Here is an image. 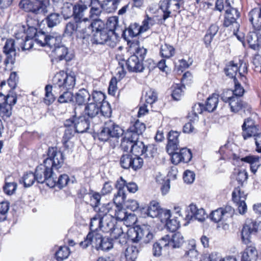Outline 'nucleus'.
Returning <instances> with one entry per match:
<instances>
[{
	"label": "nucleus",
	"instance_id": "f257e3e1",
	"mask_svg": "<svg viewBox=\"0 0 261 261\" xmlns=\"http://www.w3.org/2000/svg\"><path fill=\"white\" fill-rule=\"evenodd\" d=\"M64 156L57 147H49L47 158L43 163L37 167L35 175L38 183H45L50 188L55 187V174L53 169H59L63 165Z\"/></svg>",
	"mask_w": 261,
	"mask_h": 261
},
{
	"label": "nucleus",
	"instance_id": "f03ea898",
	"mask_svg": "<svg viewBox=\"0 0 261 261\" xmlns=\"http://www.w3.org/2000/svg\"><path fill=\"white\" fill-rule=\"evenodd\" d=\"M124 133L123 129L113 121L109 119L105 121L102 129L98 134L99 140L110 141L114 147L118 143V139Z\"/></svg>",
	"mask_w": 261,
	"mask_h": 261
},
{
	"label": "nucleus",
	"instance_id": "7ed1b4c3",
	"mask_svg": "<svg viewBox=\"0 0 261 261\" xmlns=\"http://www.w3.org/2000/svg\"><path fill=\"white\" fill-rule=\"evenodd\" d=\"M53 84L54 91L72 89L75 85V76L74 74L60 71L54 76Z\"/></svg>",
	"mask_w": 261,
	"mask_h": 261
},
{
	"label": "nucleus",
	"instance_id": "20e7f679",
	"mask_svg": "<svg viewBox=\"0 0 261 261\" xmlns=\"http://www.w3.org/2000/svg\"><path fill=\"white\" fill-rule=\"evenodd\" d=\"M111 238H104L100 248L102 250H108L114 245L122 246L127 243L126 235L121 227H116L111 232Z\"/></svg>",
	"mask_w": 261,
	"mask_h": 261
},
{
	"label": "nucleus",
	"instance_id": "39448f33",
	"mask_svg": "<svg viewBox=\"0 0 261 261\" xmlns=\"http://www.w3.org/2000/svg\"><path fill=\"white\" fill-rule=\"evenodd\" d=\"M106 25L111 34L105 44L113 48L116 46L118 38L122 32V25L120 24L119 18L117 16L109 17Z\"/></svg>",
	"mask_w": 261,
	"mask_h": 261
},
{
	"label": "nucleus",
	"instance_id": "423d86ee",
	"mask_svg": "<svg viewBox=\"0 0 261 261\" xmlns=\"http://www.w3.org/2000/svg\"><path fill=\"white\" fill-rule=\"evenodd\" d=\"M17 102L16 94H9L5 96L0 93V117L4 120L12 115V107Z\"/></svg>",
	"mask_w": 261,
	"mask_h": 261
},
{
	"label": "nucleus",
	"instance_id": "0eeeda50",
	"mask_svg": "<svg viewBox=\"0 0 261 261\" xmlns=\"http://www.w3.org/2000/svg\"><path fill=\"white\" fill-rule=\"evenodd\" d=\"M224 71L227 76L229 77L240 79L243 82H245L246 79L244 74L247 71V67L245 63L240 60L239 64L231 61L226 66Z\"/></svg>",
	"mask_w": 261,
	"mask_h": 261
},
{
	"label": "nucleus",
	"instance_id": "6e6552de",
	"mask_svg": "<svg viewBox=\"0 0 261 261\" xmlns=\"http://www.w3.org/2000/svg\"><path fill=\"white\" fill-rule=\"evenodd\" d=\"M240 17V13L238 9L232 7L229 4L225 6V15L223 24L228 27L230 25L234 26L233 34L237 35V32L239 30V24L237 21Z\"/></svg>",
	"mask_w": 261,
	"mask_h": 261
},
{
	"label": "nucleus",
	"instance_id": "1a4fd4ad",
	"mask_svg": "<svg viewBox=\"0 0 261 261\" xmlns=\"http://www.w3.org/2000/svg\"><path fill=\"white\" fill-rule=\"evenodd\" d=\"M231 95L232 91L227 90L222 93L221 97L224 102L228 103L231 112L237 113L243 108H246L247 103L244 102L240 97Z\"/></svg>",
	"mask_w": 261,
	"mask_h": 261
},
{
	"label": "nucleus",
	"instance_id": "9d476101",
	"mask_svg": "<svg viewBox=\"0 0 261 261\" xmlns=\"http://www.w3.org/2000/svg\"><path fill=\"white\" fill-rule=\"evenodd\" d=\"M115 218L116 220L124 221L126 226H130L136 222V217L133 213H128L126 210L120 206H115L112 218Z\"/></svg>",
	"mask_w": 261,
	"mask_h": 261
},
{
	"label": "nucleus",
	"instance_id": "9b49d317",
	"mask_svg": "<svg viewBox=\"0 0 261 261\" xmlns=\"http://www.w3.org/2000/svg\"><path fill=\"white\" fill-rule=\"evenodd\" d=\"M75 98L74 113L75 116H77L78 114H82L83 112L82 107L91 101V94L86 89H81L75 94Z\"/></svg>",
	"mask_w": 261,
	"mask_h": 261
},
{
	"label": "nucleus",
	"instance_id": "f8f14e48",
	"mask_svg": "<svg viewBox=\"0 0 261 261\" xmlns=\"http://www.w3.org/2000/svg\"><path fill=\"white\" fill-rule=\"evenodd\" d=\"M258 224L252 219H247L244 224L241 231V238L243 242L247 245L251 243L250 236L252 233L257 231Z\"/></svg>",
	"mask_w": 261,
	"mask_h": 261
},
{
	"label": "nucleus",
	"instance_id": "ddd939ff",
	"mask_svg": "<svg viewBox=\"0 0 261 261\" xmlns=\"http://www.w3.org/2000/svg\"><path fill=\"white\" fill-rule=\"evenodd\" d=\"M104 238L100 234L95 232H90L87 234L84 241L80 243V246L84 248L92 245L97 250H100Z\"/></svg>",
	"mask_w": 261,
	"mask_h": 261
},
{
	"label": "nucleus",
	"instance_id": "4468645a",
	"mask_svg": "<svg viewBox=\"0 0 261 261\" xmlns=\"http://www.w3.org/2000/svg\"><path fill=\"white\" fill-rule=\"evenodd\" d=\"M18 42L16 40L10 39H8L4 47V52L7 56V58L5 60V64L6 65L9 63L14 64L15 56H16V48L18 45Z\"/></svg>",
	"mask_w": 261,
	"mask_h": 261
},
{
	"label": "nucleus",
	"instance_id": "2eb2a0df",
	"mask_svg": "<svg viewBox=\"0 0 261 261\" xmlns=\"http://www.w3.org/2000/svg\"><path fill=\"white\" fill-rule=\"evenodd\" d=\"M205 217L206 214L203 208H198L196 205L191 204L188 208L187 214L186 216L185 220L188 221L187 223H189L190 220H193V219L202 222L205 220Z\"/></svg>",
	"mask_w": 261,
	"mask_h": 261
},
{
	"label": "nucleus",
	"instance_id": "dca6fc26",
	"mask_svg": "<svg viewBox=\"0 0 261 261\" xmlns=\"http://www.w3.org/2000/svg\"><path fill=\"white\" fill-rule=\"evenodd\" d=\"M20 8L26 12H32L34 14H45L48 10L45 6L35 5L30 0H22L19 4Z\"/></svg>",
	"mask_w": 261,
	"mask_h": 261
},
{
	"label": "nucleus",
	"instance_id": "f3484780",
	"mask_svg": "<svg viewBox=\"0 0 261 261\" xmlns=\"http://www.w3.org/2000/svg\"><path fill=\"white\" fill-rule=\"evenodd\" d=\"M171 156L172 163L177 165L181 162L184 163L189 162L192 158L191 151L187 148H182L179 152L174 151L169 154Z\"/></svg>",
	"mask_w": 261,
	"mask_h": 261
},
{
	"label": "nucleus",
	"instance_id": "a211bd4d",
	"mask_svg": "<svg viewBox=\"0 0 261 261\" xmlns=\"http://www.w3.org/2000/svg\"><path fill=\"white\" fill-rule=\"evenodd\" d=\"M233 213L234 209L231 206H226L213 211L211 214V218L214 222L218 223L225 218L231 217Z\"/></svg>",
	"mask_w": 261,
	"mask_h": 261
},
{
	"label": "nucleus",
	"instance_id": "6ab92c4d",
	"mask_svg": "<svg viewBox=\"0 0 261 261\" xmlns=\"http://www.w3.org/2000/svg\"><path fill=\"white\" fill-rule=\"evenodd\" d=\"M51 52L52 56L59 61L65 60L69 61L73 58V55L69 53L67 47L62 44L56 46L55 48L52 49Z\"/></svg>",
	"mask_w": 261,
	"mask_h": 261
},
{
	"label": "nucleus",
	"instance_id": "aec40b11",
	"mask_svg": "<svg viewBox=\"0 0 261 261\" xmlns=\"http://www.w3.org/2000/svg\"><path fill=\"white\" fill-rule=\"evenodd\" d=\"M242 136L245 140L252 136L253 134L259 132V126L255 125L254 121L248 118L244 121L242 125Z\"/></svg>",
	"mask_w": 261,
	"mask_h": 261
},
{
	"label": "nucleus",
	"instance_id": "412c9836",
	"mask_svg": "<svg viewBox=\"0 0 261 261\" xmlns=\"http://www.w3.org/2000/svg\"><path fill=\"white\" fill-rule=\"evenodd\" d=\"M127 68L129 71L139 72L144 69L143 61L136 56H131L126 61Z\"/></svg>",
	"mask_w": 261,
	"mask_h": 261
},
{
	"label": "nucleus",
	"instance_id": "4be33fe9",
	"mask_svg": "<svg viewBox=\"0 0 261 261\" xmlns=\"http://www.w3.org/2000/svg\"><path fill=\"white\" fill-rule=\"evenodd\" d=\"M179 133L176 131H170L168 134V144L166 149L168 154L173 153L178 149L179 146L178 136Z\"/></svg>",
	"mask_w": 261,
	"mask_h": 261
},
{
	"label": "nucleus",
	"instance_id": "5701e85b",
	"mask_svg": "<svg viewBox=\"0 0 261 261\" xmlns=\"http://www.w3.org/2000/svg\"><path fill=\"white\" fill-rule=\"evenodd\" d=\"M74 116L76 118L75 119L74 127L76 133H83L85 132L89 127L90 122L89 119L83 115H81V114H78L77 116H75L74 113Z\"/></svg>",
	"mask_w": 261,
	"mask_h": 261
},
{
	"label": "nucleus",
	"instance_id": "b1692460",
	"mask_svg": "<svg viewBox=\"0 0 261 261\" xmlns=\"http://www.w3.org/2000/svg\"><path fill=\"white\" fill-rule=\"evenodd\" d=\"M120 24L122 25V32L121 34L125 39L128 38H134L140 33H143L141 27L136 23L130 24L127 29L123 26L122 22H120Z\"/></svg>",
	"mask_w": 261,
	"mask_h": 261
},
{
	"label": "nucleus",
	"instance_id": "393cba45",
	"mask_svg": "<svg viewBox=\"0 0 261 261\" xmlns=\"http://www.w3.org/2000/svg\"><path fill=\"white\" fill-rule=\"evenodd\" d=\"M146 129L144 123L137 120L128 129L125 134H129L135 140H139L140 135H142Z\"/></svg>",
	"mask_w": 261,
	"mask_h": 261
},
{
	"label": "nucleus",
	"instance_id": "a878e982",
	"mask_svg": "<svg viewBox=\"0 0 261 261\" xmlns=\"http://www.w3.org/2000/svg\"><path fill=\"white\" fill-rule=\"evenodd\" d=\"M248 18L255 30H261V8L252 9L248 14Z\"/></svg>",
	"mask_w": 261,
	"mask_h": 261
},
{
	"label": "nucleus",
	"instance_id": "bb28decb",
	"mask_svg": "<svg viewBox=\"0 0 261 261\" xmlns=\"http://www.w3.org/2000/svg\"><path fill=\"white\" fill-rule=\"evenodd\" d=\"M249 47L254 50H258L261 47V35L256 32H249L246 37Z\"/></svg>",
	"mask_w": 261,
	"mask_h": 261
},
{
	"label": "nucleus",
	"instance_id": "cd10ccee",
	"mask_svg": "<svg viewBox=\"0 0 261 261\" xmlns=\"http://www.w3.org/2000/svg\"><path fill=\"white\" fill-rule=\"evenodd\" d=\"M27 23L25 39L28 38L32 40V39L35 38L38 33L36 27L38 25L39 21L33 19L32 18H28Z\"/></svg>",
	"mask_w": 261,
	"mask_h": 261
},
{
	"label": "nucleus",
	"instance_id": "c85d7f7f",
	"mask_svg": "<svg viewBox=\"0 0 261 261\" xmlns=\"http://www.w3.org/2000/svg\"><path fill=\"white\" fill-rule=\"evenodd\" d=\"M100 108L96 104L89 102L85 106L83 116L87 117L88 119L95 118L99 114Z\"/></svg>",
	"mask_w": 261,
	"mask_h": 261
},
{
	"label": "nucleus",
	"instance_id": "c756f323",
	"mask_svg": "<svg viewBox=\"0 0 261 261\" xmlns=\"http://www.w3.org/2000/svg\"><path fill=\"white\" fill-rule=\"evenodd\" d=\"M114 206V203L111 202L103 204L100 207L97 208V211L96 212L98 216L103 218V219L108 217L112 218L115 207Z\"/></svg>",
	"mask_w": 261,
	"mask_h": 261
},
{
	"label": "nucleus",
	"instance_id": "7c9ffc66",
	"mask_svg": "<svg viewBox=\"0 0 261 261\" xmlns=\"http://www.w3.org/2000/svg\"><path fill=\"white\" fill-rule=\"evenodd\" d=\"M142 228L139 227H132L129 228L126 233L127 240H130L135 243L138 242L142 238Z\"/></svg>",
	"mask_w": 261,
	"mask_h": 261
},
{
	"label": "nucleus",
	"instance_id": "2f4dec72",
	"mask_svg": "<svg viewBox=\"0 0 261 261\" xmlns=\"http://www.w3.org/2000/svg\"><path fill=\"white\" fill-rule=\"evenodd\" d=\"M258 257L256 248L252 246H248L242 253V261H256Z\"/></svg>",
	"mask_w": 261,
	"mask_h": 261
},
{
	"label": "nucleus",
	"instance_id": "473e14b6",
	"mask_svg": "<svg viewBox=\"0 0 261 261\" xmlns=\"http://www.w3.org/2000/svg\"><path fill=\"white\" fill-rule=\"evenodd\" d=\"M71 89L62 90L61 91H54L59 95L58 101L61 103H68L73 100V94L70 91Z\"/></svg>",
	"mask_w": 261,
	"mask_h": 261
},
{
	"label": "nucleus",
	"instance_id": "72a5a7b5",
	"mask_svg": "<svg viewBox=\"0 0 261 261\" xmlns=\"http://www.w3.org/2000/svg\"><path fill=\"white\" fill-rule=\"evenodd\" d=\"M129 134H125L121 143V149L126 152H132L133 150L134 143L136 141Z\"/></svg>",
	"mask_w": 261,
	"mask_h": 261
},
{
	"label": "nucleus",
	"instance_id": "f704fd0d",
	"mask_svg": "<svg viewBox=\"0 0 261 261\" xmlns=\"http://www.w3.org/2000/svg\"><path fill=\"white\" fill-rule=\"evenodd\" d=\"M242 161L250 164V170L253 173H255L260 166L259 158L257 156L249 155L241 159Z\"/></svg>",
	"mask_w": 261,
	"mask_h": 261
},
{
	"label": "nucleus",
	"instance_id": "c9c22d12",
	"mask_svg": "<svg viewBox=\"0 0 261 261\" xmlns=\"http://www.w3.org/2000/svg\"><path fill=\"white\" fill-rule=\"evenodd\" d=\"M219 102L218 95L213 94L206 100L205 107V111L208 112L214 111L217 107Z\"/></svg>",
	"mask_w": 261,
	"mask_h": 261
},
{
	"label": "nucleus",
	"instance_id": "e433bc0d",
	"mask_svg": "<svg viewBox=\"0 0 261 261\" xmlns=\"http://www.w3.org/2000/svg\"><path fill=\"white\" fill-rule=\"evenodd\" d=\"M53 90L54 91L53 85H47L45 87V94L44 101L47 105L51 104L58 96V94H56L54 92V93L52 92Z\"/></svg>",
	"mask_w": 261,
	"mask_h": 261
},
{
	"label": "nucleus",
	"instance_id": "4c0bfd02",
	"mask_svg": "<svg viewBox=\"0 0 261 261\" xmlns=\"http://www.w3.org/2000/svg\"><path fill=\"white\" fill-rule=\"evenodd\" d=\"M110 30L107 28L99 30L94 34V38L97 44H105L110 37Z\"/></svg>",
	"mask_w": 261,
	"mask_h": 261
},
{
	"label": "nucleus",
	"instance_id": "58836bf2",
	"mask_svg": "<svg viewBox=\"0 0 261 261\" xmlns=\"http://www.w3.org/2000/svg\"><path fill=\"white\" fill-rule=\"evenodd\" d=\"M162 209L160 207L159 203L156 201H153L150 203L147 209L148 216L152 218L158 217L162 212Z\"/></svg>",
	"mask_w": 261,
	"mask_h": 261
},
{
	"label": "nucleus",
	"instance_id": "ea45409f",
	"mask_svg": "<svg viewBox=\"0 0 261 261\" xmlns=\"http://www.w3.org/2000/svg\"><path fill=\"white\" fill-rule=\"evenodd\" d=\"M184 238L179 232H176L170 236V247L179 248L184 243Z\"/></svg>",
	"mask_w": 261,
	"mask_h": 261
},
{
	"label": "nucleus",
	"instance_id": "a19ab883",
	"mask_svg": "<svg viewBox=\"0 0 261 261\" xmlns=\"http://www.w3.org/2000/svg\"><path fill=\"white\" fill-rule=\"evenodd\" d=\"M172 2V0H163L160 3V7L164 13L163 18L164 20L169 17L171 11L173 10L172 6H171Z\"/></svg>",
	"mask_w": 261,
	"mask_h": 261
},
{
	"label": "nucleus",
	"instance_id": "79ce46f5",
	"mask_svg": "<svg viewBox=\"0 0 261 261\" xmlns=\"http://www.w3.org/2000/svg\"><path fill=\"white\" fill-rule=\"evenodd\" d=\"M87 10V7L85 5H75L74 6L73 15L75 21L85 18V12Z\"/></svg>",
	"mask_w": 261,
	"mask_h": 261
},
{
	"label": "nucleus",
	"instance_id": "37998d69",
	"mask_svg": "<svg viewBox=\"0 0 261 261\" xmlns=\"http://www.w3.org/2000/svg\"><path fill=\"white\" fill-rule=\"evenodd\" d=\"M160 55L164 58H170L175 54L174 48L167 44L165 43L161 45L160 47Z\"/></svg>",
	"mask_w": 261,
	"mask_h": 261
},
{
	"label": "nucleus",
	"instance_id": "c03bdc74",
	"mask_svg": "<svg viewBox=\"0 0 261 261\" xmlns=\"http://www.w3.org/2000/svg\"><path fill=\"white\" fill-rule=\"evenodd\" d=\"M247 194L240 187L236 188L232 193V200L234 203L245 201Z\"/></svg>",
	"mask_w": 261,
	"mask_h": 261
},
{
	"label": "nucleus",
	"instance_id": "a18cd8bd",
	"mask_svg": "<svg viewBox=\"0 0 261 261\" xmlns=\"http://www.w3.org/2000/svg\"><path fill=\"white\" fill-rule=\"evenodd\" d=\"M61 36L57 33L49 35H48L46 45L48 46L50 48L54 49L56 46H58L61 44Z\"/></svg>",
	"mask_w": 261,
	"mask_h": 261
},
{
	"label": "nucleus",
	"instance_id": "49530a36",
	"mask_svg": "<svg viewBox=\"0 0 261 261\" xmlns=\"http://www.w3.org/2000/svg\"><path fill=\"white\" fill-rule=\"evenodd\" d=\"M77 27H78V32L83 34H90V30L88 29V23H90V20L86 18L81 20L75 21Z\"/></svg>",
	"mask_w": 261,
	"mask_h": 261
},
{
	"label": "nucleus",
	"instance_id": "de8ad7c7",
	"mask_svg": "<svg viewBox=\"0 0 261 261\" xmlns=\"http://www.w3.org/2000/svg\"><path fill=\"white\" fill-rule=\"evenodd\" d=\"M105 98L106 96L102 92L93 91L91 94V102L96 104L98 106L100 107L101 104H102L103 102H106L104 101Z\"/></svg>",
	"mask_w": 261,
	"mask_h": 261
},
{
	"label": "nucleus",
	"instance_id": "09e8293b",
	"mask_svg": "<svg viewBox=\"0 0 261 261\" xmlns=\"http://www.w3.org/2000/svg\"><path fill=\"white\" fill-rule=\"evenodd\" d=\"M104 219L97 214L91 219L90 229L91 230H97L98 228L102 229L105 227L103 224Z\"/></svg>",
	"mask_w": 261,
	"mask_h": 261
},
{
	"label": "nucleus",
	"instance_id": "8fccbe9b",
	"mask_svg": "<svg viewBox=\"0 0 261 261\" xmlns=\"http://www.w3.org/2000/svg\"><path fill=\"white\" fill-rule=\"evenodd\" d=\"M35 181H37L35 174L30 172L24 174L20 181L23 182L25 187H29L32 186Z\"/></svg>",
	"mask_w": 261,
	"mask_h": 261
},
{
	"label": "nucleus",
	"instance_id": "3c124183",
	"mask_svg": "<svg viewBox=\"0 0 261 261\" xmlns=\"http://www.w3.org/2000/svg\"><path fill=\"white\" fill-rule=\"evenodd\" d=\"M74 6L70 3H65L61 8V13L64 18L66 19L72 16Z\"/></svg>",
	"mask_w": 261,
	"mask_h": 261
},
{
	"label": "nucleus",
	"instance_id": "603ef678",
	"mask_svg": "<svg viewBox=\"0 0 261 261\" xmlns=\"http://www.w3.org/2000/svg\"><path fill=\"white\" fill-rule=\"evenodd\" d=\"M25 25L18 24L15 26L14 35L18 42L21 39H25Z\"/></svg>",
	"mask_w": 261,
	"mask_h": 261
},
{
	"label": "nucleus",
	"instance_id": "864d4df0",
	"mask_svg": "<svg viewBox=\"0 0 261 261\" xmlns=\"http://www.w3.org/2000/svg\"><path fill=\"white\" fill-rule=\"evenodd\" d=\"M88 29L90 30V34L93 32H97L99 30L104 29V23L99 19H94L92 21L88 24Z\"/></svg>",
	"mask_w": 261,
	"mask_h": 261
},
{
	"label": "nucleus",
	"instance_id": "5fc2aeb1",
	"mask_svg": "<svg viewBox=\"0 0 261 261\" xmlns=\"http://www.w3.org/2000/svg\"><path fill=\"white\" fill-rule=\"evenodd\" d=\"M55 186L58 187L59 188H62L67 185L70 181L69 176L66 174H63L59 175L57 179V176L55 174Z\"/></svg>",
	"mask_w": 261,
	"mask_h": 261
},
{
	"label": "nucleus",
	"instance_id": "6e6d98bb",
	"mask_svg": "<svg viewBox=\"0 0 261 261\" xmlns=\"http://www.w3.org/2000/svg\"><path fill=\"white\" fill-rule=\"evenodd\" d=\"M90 198V205L95 211H97V207L100 204L101 195L96 192H93L89 194Z\"/></svg>",
	"mask_w": 261,
	"mask_h": 261
},
{
	"label": "nucleus",
	"instance_id": "4d7b16f0",
	"mask_svg": "<svg viewBox=\"0 0 261 261\" xmlns=\"http://www.w3.org/2000/svg\"><path fill=\"white\" fill-rule=\"evenodd\" d=\"M97 4L98 6H101V4L97 0H92L91 1V8L90 12V17L94 19H96V17L98 16L101 13V10L99 7L94 6V4Z\"/></svg>",
	"mask_w": 261,
	"mask_h": 261
},
{
	"label": "nucleus",
	"instance_id": "13d9d810",
	"mask_svg": "<svg viewBox=\"0 0 261 261\" xmlns=\"http://www.w3.org/2000/svg\"><path fill=\"white\" fill-rule=\"evenodd\" d=\"M132 154L126 153L121 155L120 164L122 168L125 169L130 168Z\"/></svg>",
	"mask_w": 261,
	"mask_h": 261
},
{
	"label": "nucleus",
	"instance_id": "bf43d9fd",
	"mask_svg": "<svg viewBox=\"0 0 261 261\" xmlns=\"http://www.w3.org/2000/svg\"><path fill=\"white\" fill-rule=\"evenodd\" d=\"M60 22V16L58 13H52L47 17V25L49 28L56 26Z\"/></svg>",
	"mask_w": 261,
	"mask_h": 261
},
{
	"label": "nucleus",
	"instance_id": "052dcab7",
	"mask_svg": "<svg viewBox=\"0 0 261 261\" xmlns=\"http://www.w3.org/2000/svg\"><path fill=\"white\" fill-rule=\"evenodd\" d=\"M17 184L15 182H7L6 181L3 186V190L4 193L8 195L13 194L17 189Z\"/></svg>",
	"mask_w": 261,
	"mask_h": 261
},
{
	"label": "nucleus",
	"instance_id": "680f3d73",
	"mask_svg": "<svg viewBox=\"0 0 261 261\" xmlns=\"http://www.w3.org/2000/svg\"><path fill=\"white\" fill-rule=\"evenodd\" d=\"M233 82L234 84V89L233 90H231V95L237 96L238 97H241L244 93V89L239 82L238 79H234Z\"/></svg>",
	"mask_w": 261,
	"mask_h": 261
},
{
	"label": "nucleus",
	"instance_id": "e2e57ef3",
	"mask_svg": "<svg viewBox=\"0 0 261 261\" xmlns=\"http://www.w3.org/2000/svg\"><path fill=\"white\" fill-rule=\"evenodd\" d=\"M143 165V159L137 155H133L130 164V168L134 170L140 169Z\"/></svg>",
	"mask_w": 261,
	"mask_h": 261
},
{
	"label": "nucleus",
	"instance_id": "0e129e2a",
	"mask_svg": "<svg viewBox=\"0 0 261 261\" xmlns=\"http://www.w3.org/2000/svg\"><path fill=\"white\" fill-rule=\"evenodd\" d=\"M70 253L69 249L67 246H61L56 253L58 260H63L68 257Z\"/></svg>",
	"mask_w": 261,
	"mask_h": 261
},
{
	"label": "nucleus",
	"instance_id": "69168bd1",
	"mask_svg": "<svg viewBox=\"0 0 261 261\" xmlns=\"http://www.w3.org/2000/svg\"><path fill=\"white\" fill-rule=\"evenodd\" d=\"M18 45L19 46H17L18 50L21 48L22 50H29L33 46V41L30 39H23L18 41Z\"/></svg>",
	"mask_w": 261,
	"mask_h": 261
},
{
	"label": "nucleus",
	"instance_id": "338daca9",
	"mask_svg": "<svg viewBox=\"0 0 261 261\" xmlns=\"http://www.w3.org/2000/svg\"><path fill=\"white\" fill-rule=\"evenodd\" d=\"M145 150L143 155L145 158H152L156 154V148L153 144H149L145 146Z\"/></svg>",
	"mask_w": 261,
	"mask_h": 261
},
{
	"label": "nucleus",
	"instance_id": "774afa93",
	"mask_svg": "<svg viewBox=\"0 0 261 261\" xmlns=\"http://www.w3.org/2000/svg\"><path fill=\"white\" fill-rule=\"evenodd\" d=\"M157 98L156 93L151 89L146 91L145 95V101L147 104L151 105L153 103L157 100Z\"/></svg>",
	"mask_w": 261,
	"mask_h": 261
}]
</instances>
